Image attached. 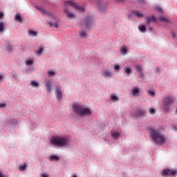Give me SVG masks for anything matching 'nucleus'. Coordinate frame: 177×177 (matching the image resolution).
I'll return each mask as SVG.
<instances>
[{"mask_svg": "<svg viewBox=\"0 0 177 177\" xmlns=\"http://www.w3.org/2000/svg\"><path fill=\"white\" fill-rule=\"evenodd\" d=\"M116 2H124V0H115Z\"/></svg>", "mask_w": 177, "mask_h": 177, "instance_id": "44", "label": "nucleus"}, {"mask_svg": "<svg viewBox=\"0 0 177 177\" xmlns=\"http://www.w3.org/2000/svg\"><path fill=\"white\" fill-rule=\"evenodd\" d=\"M133 13L135 15V16H137V17H143V14H141L140 12H139L138 11H134V12H133Z\"/></svg>", "mask_w": 177, "mask_h": 177, "instance_id": "22", "label": "nucleus"}, {"mask_svg": "<svg viewBox=\"0 0 177 177\" xmlns=\"http://www.w3.org/2000/svg\"><path fill=\"white\" fill-rule=\"evenodd\" d=\"M73 109L75 113L80 115V117H85V115H91L92 114L91 109L84 108L78 103L74 104L73 105Z\"/></svg>", "mask_w": 177, "mask_h": 177, "instance_id": "2", "label": "nucleus"}, {"mask_svg": "<svg viewBox=\"0 0 177 177\" xmlns=\"http://www.w3.org/2000/svg\"><path fill=\"white\" fill-rule=\"evenodd\" d=\"M136 71L138 73H142V66L140 65H136Z\"/></svg>", "mask_w": 177, "mask_h": 177, "instance_id": "24", "label": "nucleus"}, {"mask_svg": "<svg viewBox=\"0 0 177 177\" xmlns=\"http://www.w3.org/2000/svg\"><path fill=\"white\" fill-rule=\"evenodd\" d=\"M3 17V12H0V19Z\"/></svg>", "mask_w": 177, "mask_h": 177, "instance_id": "41", "label": "nucleus"}, {"mask_svg": "<svg viewBox=\"0 0 177 177\" xmlns=\"http://www.w3.org/2000/svg\"><path fill=\"white\" fill-rule=\"evenodd\" d=\"M173 37H175V33H173Z\"/></svg>", "mask_w": 177, "mask_h": 177, "instance_id": "50", "label": "nucleus"}, {"mask_svg": "<svg viewBox=\"0 0 177 177\" xmlns=\"http://www.w3.org/2000/svg\"><path fill=\"white\" fill-rule=\"evenodd\" d=\"M140 78H143V73L142 72L140 73Z\"/></svg>", "mask_w": 177, "mask_h": 177, "instance_id": "42", "label": "nucleus"}, {"mask_svg": "<svg viewBox=\"0 0 177 177\" xmlns=\"http://www.w3.org/2000/svg\"><path fill=\"white\" fill-rule=\"evenodd\" d=\"M111 99L113 100H117L118 99V97H117V95H114V94H111Z\"/></svg>", "mask_w": 177, "mask_h": 177, "instance_id": "32", "label": "nucleus"}, {"mask_svg": "<svg viewBox=\"0 0 177 177\" xmlns=\"http://www.w3.org/2000/svg\"><path fill=\"white\" fill-rule=\"evenodd\" d=\"M48 75H55V72L54 71H48Z\"/></svg>", "mask_w": 177, "mask_h": 177, "instance_id": "37", "label": "nucleus"}, {"mask_svg": "<svg viewBox=\"0 0 177 177\" xmlns=\"http://www.w3.org/2000/svg\"><path fill=\"white\" fill-rule=\"evenodd\" d=\"M157 23V19H156V17L151 16L147 18V24L149 26L150 23Z\"/></svg>", "mask_w": 177, "mask_h": 177, "instance_id": "8", "label": "nucleus"}, {"mask_svg": "<svg viewBox=\"0 0 177 177\" xmlns=\"http://www.w3.org/2000/svg\"><path fill=\"white\" fill-rule=\"evenodd\" d=\"M41 177H48V175H46V174H44L41 175Z\"/></svg>", "mask_w": 177, "mask_h": 177, "instance_id": "43", "label": "nucleus"}, {"mask_svg": "<svg viewBox=\"0 0 177 177\" xmlns=\"http://www.w3.org/2000/svg\"><path fill=\"white\" fill-rule=\"evenodd\" d=\"M66 8L67 6H72V8H74L75 10H77L78 12H84L85 10V8L82 6H77L75 3H73V1H66L65 3Z\"/></svg>", "mask_w": 177, "mask_h": 177, "instance_id": "5", "label": "nucleus"}, {"mask_svg": "<svg viewBox=\"0 0 177 177\" xmlns=\"http://www.w3.org/2000/svg\"><path fill=\"white\" fill-rule=\"evenodd\" d=\"M50 142L54 146H59L60 147L68 146V138L67 137L55 136L51 138Z\"/></svg>", "mask_w": 177, "mask_h": 177, "instance_id": "3", "label": "nucleus"}, {"mask_svg": "<svg viewBox=\"0 0 177 177\" xmlns=\"http://www.w3.org/2000/svg\"><path fill=\"white\" fill-rule=\"evenodd\" d=\"M29 35H32V37H37V32L32 30H29Z\"/></svg>", "mask_w": 177, "mask_h": 177, "instance_id": "26", "label": "nucleus"}, {"mask_svg": "<svg viewBox=\"0 0 177 177\" xmlns=\"http://www.w3.org/2000/svg\"><path fill=\"white\" fill-rule=\"evenodd\" d=\"M5 107H6V104H0V108L1 109H5Z\"/></svg>", "mask_w": 177, "mask_h": 177, "instance_id": "36", "label": "nucleus"}, {"mask_svg": "<svg viewBox=\"0 0 177 177\" xmlns=\"http://www.w3.org/2000/svg\"><path fill=\"white\" fill-rule=\"evenodd\" d=\"M148 95H149V96L154 97L155 93H154V91H148Z\"/></svg>", "mask_w": 177, "mask_h": 177, "instance_id": "34", "label": "nucleus"}, {"mask_svg": "<svg viewBox=\"0 0 177 177\" xmlns=\"http://www.w3.org/2000/svg\"><path fill=\"white\" fill-rule=\"evenodd\" d=\"M162 176H175L176 175V170L166 169L162 171Z\"/></svg>", "mask_w": 177, "mask_h": 177, "instance_id": "6", "label": "nucleus"}, {"mask_svg": "<svg viewBox=\"0 0 177 177\" xmlns=\"http://www.w3.org/2000/svg\"><path fill=\"white\" fill-rule=\"evenodd\" d=\"M149 111L150 114H152V115L156 114V110H154V109H153V108L149 109Z\"/></svg>", "mask_w": 177, "mask_h": 177, "instance_id": "30", "label": "nucleus"}, {"mask_svg": "<svg viewBox=\"0 0 177 177\" xmlns=\"http://www.w3.org/2000/svg\"><path fill=\"white\" fill-rule=\"evenodd\" d=\"M156 10H158V12H162V10H161V8L160 7H158L156 8Z\"/></svg>", "mask_w": 177, "mask_h": 177, "instance_id": "39", "label": "nucleus"}, {"mask_svg": "<svg viewBox=\"0 0 177 177\" xmlns=\"http://www.w3.org/2000/svg\"><path fill=\"white\" fill-rule=\"evenodd\" d=\"M6 24L3 21H0V32H3L5 31V26Z\"/></svg>", "mask_w": 177, "mask_h": 177, "instance_id": "14", "label": "nucleus"}, {"mask_svg": "<svg viewBox=\"0 0 177 177\" xmlns=\"http://www.w3.org/2000/svg\"><path fill=\"white\" fill-rule=\"evenodd\" d=\"M7 50L8 52H12V46H10V45L7 46Z\"/></svg>", "mask_w": 177, "mask_h": 177, "instance_id": "35", "label": "nucleus"}, {"mask_svg": "<svg viewBox=\"0 0 177 177\" xmlns=\"http://www.w3.org/2000/svg\"><path fill=\"white\" fill-rule=\"evenodd\" d=\"M120 66H118V65H115V66H114V69L115 70H120Z\"/></svg>", "mask_w": 177, "mask_h": 177, "instance_id": "38", "label": "nucleus"}, {"mask_svg": "<svg viewBox=\"0 0 177 177\" xmlns=\"http://www.w3.org/2000/svg\"><path fill=\"white\" fill-rule=\"evenodd\" d=\"M55 95L57 100H62V97H63L62 93V88L60 87H57L55 89Z\"/></svg>", "mask_w": 177, "mask_h": 177, "instance_id": "7", "label": "nucleus"}, {"mask_svg": "<svg viewBox=\"0 0 177 177\" xmlns=\"http://www.w3.org/2000/svg\"><path fill=\"white\" fill-rule=\"evenodd\" d=\"M54 27H55V28H57V27H59V26H57V24H55V25H54Z\"/></svg>", "mask_w": 177, "mask_h": 177, "instance_id": "45", "label": "nucleus"}, {"mask_svg": "<svg viewBox=\"0 0 177 177\" xmlns=\"http://www.w3.org/2000/svg\"><path fill=\"white\" fill-rule=\"evenodd\" d=\"M79 34H80L81 38H85V37H86V32H85L84 30L80 31Z\"/></svg>", "mask_w": 177, "mask_h": 177, "instance_id": "19", "label": "nucleus"}, {"mask_svg": "<svg viewBox=\"0 0 177 177\" xmlns=\"http://www.w3.org/2000/svg\"><path fill=\"white\" fill-rule=\"evenodd\" d=\"M49 25L52 27L53 26V25H52V24L51 23H49Z\"/></svg>", "mask_w": 177, "mask_h": 177, "instance_id": "48", "label": "nucleus"}, {"mask_svg": "<svg viewBox=\"0 0 177 177\" xmlns=\"http://www.w3.org/2000/svg\"><path fill=\"white\" fill-rule=\"evenodd\" d=\"M0 80H2V75H0Z\"/></svg>", "mask_w": 177, "mask_h": 177, "instance_id": "49", "label": "nucleus"}, {"mask_svg": "<svg viewBox=\"0 0 177 177\" xmlns=\"http://www.w3.org/2000/svg\"><path fill=\"white\" fill-rule=\"evenodd\" d=\"M64 12L65 13H66L68 17H69L70 19H73V17H75L74 14L69 12L67 8H65Z\"/></svg>", "mask_w": 177, "mask_h": 177, "instance_id": "15", "label": "nucleus"}, {"mask_svg": "<svg viewBox=\"0 0 177 177\" xmlns=\"http://www.w3.org/2000/svg\"><path fill=\"white\" fill-rule=\"evenodd\" d=\"M123 72L126 74H132V70H131L130 68H128V66L124 68Z\"/></svg>", "mask_w": 177, "mask_h": 177, "instance_id": "16", "label": "nucleus"}, {"mask_svg": "<svg viewBox=\"0 0 177 177\" xmlns=\"http://www.w3.org/2000/svg\"><path fill=\"white\" fill-rule=\"evenodd\" d=\"M139 2L140 3L145 2V0H139Z\"/></svg>", "mask_w": 177, "mask_h": 177, "instance_id": "47", "label": "nucleus"}, {"mask_svg": "<svg viewBox=\"0 0 177 177\" xmlns=\"http://www.w3.org/2000/svg\"><path fill=\"white\" fill-rule=\"evenodd\" d=\"M111 135L113 138H114V139H118V138H120V133L117 132V131H113L111 133Z\"/></svg>", "mask_w": 177, "mask_h": 177, "instance_id": "13", "label": "nucleus"}, {"mask_svg": "<svg viewBox=\"0 0 177 177\" xmlns=\"http://www.w3.org/2000/svg\"><path fill=\"white\" fill-rule=\"evenodd\" d=\"M0 177H8L6 175L2 174V173L0 172Z\"/></svg>", "mask_w": 177, "mask_h": 177, "instance_id": "40", "label": "nucleus"}, {"mask_svg": "<svg viewBox=\"0 0 177 177\" xmlns=\"http://www.w3.org/2000/svg\"><path fill=\"white\" fill-rule=\"evenodd\" d=\"M172 98L171 97H167L163 101L162 109L165 111H169V107H171V104H172Z\"/></svg>", "mask_w": 177, "mask_h": 177, "instance_id": "4", "label": "nucleus"}, {"mask_svg": "<svg viewBox=\"0 0 177 177\" xmlns=\"http://www.w3.org/2000/svg\"><path fill=\"white\" fill-rule=\"evenodd\" d=\"M145 114L146 111L142 109H138L136 112V115H137V117H145Z\"/></svg>", "mask_w": 177, "mask_h": 177, "instance_id": "9", "label": "nucleus"}, {"mask_svg": "<svg viewBox=\"0 0 177 177\" xmlns=\"http://www.w3.org/2000/svg\"><path fill=\"white\" fill-rule=\"evenodd\" d=\"M89 24H92V17H88L86 18V26L89 27Z\"/></svg>", "mask_w": 177, "mask_h": 177, "instance_id": "18", "label": "nucleus"}, {"mask_svg": "<svg viewBox=\"0 0 177 177\" xmlns=\"http://www.w3.org/2000/svg\"><path fill=\"white\" fill-rule=\"evenodd\" d=\"M38 10H39L41 12V13H42L43 15H46V12L45 11V10H44V8H42L41 7H37Z\"/></svg>", "mask_w": 177, "mask_h": 177, "instance_id": "25", "label": "nucleus"}, {"mask_svg": "<svg viewBox=\"0 0 177 177\" xmlns=\"http://www.w3.org/2000/svg\"><path fill=\"white\" fill-rule=\"evenodd\" d=\"M26 66H31L32 64V60H28L26 62Z\"/></svg>", "mask_w": 177, "mask_h": 177, "instance_id": "31", "label": "nucleus"}, {"mask_svg": "<svg viewBox=\"0 0 177 177\" xmlns=\"http://www.w3.org/2000/svg\"><path fill=\"white\" fill-rule=\"evenodd\" d=\"M15 20H17V21H19V23L23 22V19L21 18V16H20V15H16Z\"/></svg>", "mask_w": 177, "mask_h": 177, "instance_id": "17", "label": "nucleus"}, {"mask_svg": "<svg viewBox=\"0 0 177 177\" xmlns=\"http://www.w3.org/2000/svg\"><path fill=\"white\" fill-rule=\"evenodd\" d=\"M30 85L32 86H33L34 88H37V86H39V84L38 82H37L36 81H32L30 82Z\"/></svg>", "mask_w": 177, "mask_h": 177, "instance_id": "20", "label": "nucleus"}, {"mask_svg": "<svg viewBox=\"0 0 177 177\" xmlns=\"http://www.w3.org/2000/svg\"><path fill=\"white\" fill-rule=\"evenodd\" d=\"M173 129H174V131H177L176 127H173Z\"/></svg>", "mask_w": 177, "mask_h": 177, "instance_id": "46", "label": "nucleus"}, {"mask_svg": "<svg viewBox=\"0 0 177 177\" xmlns=\"http://www.w3.org/2000/svg\"><path fill=\"white\" fill-rule=\"evenodd\" d=\"M149 135L153 142H154V143L158 146H162V145L167 142V138H165L164 134L160 132V131L157 129L151 128Z\"/></svg>", "mask_w": 177, "mask_h": 177, "instance_id": "1", "label": "nucleus"}, {"mask_svg": "<svg viewBox=\"0 0 177 177\" xmlns=\"http://www.w3.org/2000/svg\"><path fill=\"white\" fill-rule=\"evenodd\" d=\"M26 164H24L23 165L19 167V171H24V169H26Z\"/></svg>", "mask_w": 177, "mask_h": 177, "instance_id": "29", "label": "nucleus"}, {"mask_svg": "<svg viewBox=\"0 0 177 177\" xmlns=\"http://www.w3.org/2000/svg\"><path fill=\"white\" fill-rule=\"evenodd\" d=\"M49 160H51V161H58L59 157H57V156H51Z\"/></svg>", "mask_w": 177, "mask_h": 177, "instance_id": "21", "label": "nucleus"}, {"mask_svg": "<svg viewBox=\"0 0 177 177\" xmlns=\"http://www.w3.org/2000/svg\"><path fill=\"white\" fill-rule=\"evenodd\" d=\"M159 20H160V21H162V23H168L167 19L164 17H160Z\"/></svg>", "mask_w": 177, "mask_h": 177, "instance_id": "23", "label": "nucleus"}, {"mask_svg": "<svg viewBox=\"0 0 177 177\" xmlns=\"http://www.w3.org/2000/svg\"><path fill=\"white\" fill-rule=\"evenodd\" d=\"M104 77H113V73L110 71H104L103 72Z\"/></svg>", "mask_w": 177, "mask_h": 177, "instance_id": "12", "label": "nucleus"}, {"mask_svg": "<svg viewBox=\"0 0 177 177\" xmlns=\"http://www.w3.org/2000/svg\"><path fill=\"white\" fill-rule=\"evenodd\" d=\"M131 93L133 96H135L136 97L137 96H139V93H140V91H139V88L138 87H134L131 91Z\"/></svg>", "mask_w": 177, "mask_h": 177, "instance_id": "10", "label": "nucleus"}, {"mask_svg": "<svg viewBox=\"0 0 177 177\" xmlns=\"http://www.w3.org/2000/svg\"><path fill=\"white\" fill-rule=\"evenodd\" d=\"M140 30L142 32H145L146 31V26L145 25H142L140 28Z\"/></svg>", "mask_w": 177, "mask_h": 177, "instance_id": "27", "label": "nucleus"}, {"mask_svg": "<svg viewBox=\"0 0 177 177\" xmlns=\"http://www.w3.org/2000/svg\"><path fill=\"white\" fill-rule=\"evenodd\" d=\"M120 52L121 53H127V48L124 47L122 49H120Z\"/></svg>", "mask_w": 177, "mask_h": 177, "instance_id": "33", "label": "nucleus"}, {"mask_svg": "<svg viewBox=\"0 0 177 177\" xmlns=\"http://www.w3.org/2000/svg\"><path fill=\"white\" fill-rule=\"evenodd\" d=\"M46 86L47 88L48 92L49 93L52 92V82L47 81L46 82Z\"/></svg>", "mask_w": 177, "mask_h": 177, "instance_id": "11", "label": "nucleus"}, {"mask_svg": "<svg viewBox=\"0 0 177 177\" xmlns=\"http://www.w3.org/2000/svg\"><path fill=\"white\" fill-rule=\"evenodd\" d=\"M43 51H44V48H42V47H40L37 50V55H41V53L43 52Z\"/></svg>", "mask_w": 177, "mask_h": 177, "instance_id": "28", "label": "nucleus"}]
</instances>
